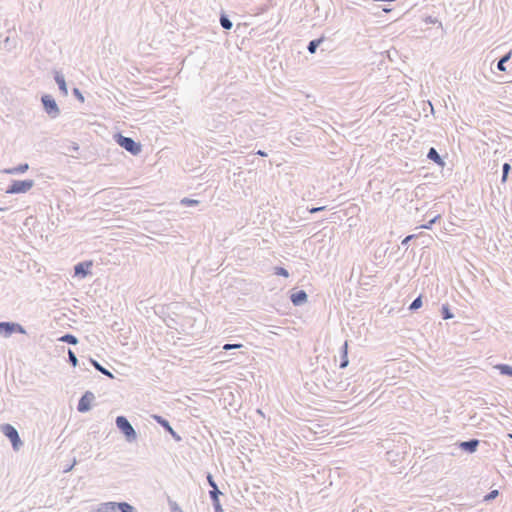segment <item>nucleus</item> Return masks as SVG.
I'll list each match as a JSON object with an SVG mask.
<instances>
[{
    "label": "nucleus",
    "instance_id": "obj_7",
    "mask_svg": "<svg viewBox=\"0 0 512 512\" xmlns=\"http://www.w3.org/2000/svg\"><path fill=\"white\" fill-rule=\"evenodd\" d=\"M93 262L91 260L82 261L74 265V276L79 278H85L91 274V267Z\"/></svg>",
    "mask_w": 512,
    "mask_h": 512
},
{
    "label": "nucleus",
    "instance_id": "obj_32",
    "mask_svg": "<svg viewBox=\"0 0 512 512\" xmlns=\"http://www.w3.org/2000/svg\"><path fill=\"white\" fill-rule=\"evenodd\" d=\"M27 169H28V165L25 164L24 166H20L19 168L9 169V170H7V172L8 173L23 172V171H26Z\"/></svg>",
    "mask_w": 512,
    "mask_h": 512
},
{
    "label": "nucleus",
    "instance_id": "obj_35",
    "mask_svg": "<svg viewBox=\"0 0 512 512\" xmlns=\"http://www.w3.org/2000/svg\"><path fill=\"white\" fill-rule=\"evenodd\" d=\"M183 203L187 204V205H191V204H196L197 201L196 200H188V199H185L183 200Z\"/></svg>",
    "mask_w": 512,
    "mask_h": 512
},
{
    "label": "nucleus",
    "instance_id": "obj_13",
    "mask_svg": "<svg viewBox=\"0 0 512 512\" xmlns=\"http://www.w3.org/2000/svg\"><path fill=\"white\" fill-rule=\"evenodd\" d=\"M349 359H348V342L345 341L344 344L340 348V364L339 367L341 369H344L348 366Z\"/></svg>",
    "mask_w": 512,
    "mask_h": 512
},
{
    "label": "nucleus",
    "instance_id": "obj_4",
    "mask_svg": "<svg viewBox=\"0 0 512 512\" xmlns=\"http://www.w3.org/2000/svg\"><path fill=\"white\" fill-rule=\"evenodd\" d=\"M117 143L124 148L125 150L129 151L133 155H137L141 152V145L136 143L132 138L124 137L122 135H119L117 137Z\"/></svg>",
    "mask_w": 512,
    "mask_h": 512
},
{
    "label": "nucleus",
    "instance_id": "obj_14",
    "mask_svg": "<svg viewBox=\"0 0 512 512\" xmlns=\"http://www.w3.org/2000/svg\"><path fill=\"white\" fill-rule=\"evenodd\" d=\"M89 361L97 371H99L100 373H102L103 375L107 376L110 379H114V375L108 369L103 367L98 361L92 358H90Z\"/></svg>",
    "mask_w": 512,
    "mask_h": 512
},
{
    "label": "nucleus",
    "instance_id": "obj_26",
    "mask_svg": "<svg viewBox=\"0 0 512 512\" xmlns=\"http://www.w3.org/2000/svg\"><path fill=\"white\" fill-rule=\"evenodd\" d=\"M322 42V39L313 40L309 43L308 50L310 53H315L316 48Z\"/></svg>",
    "mask_w": 512,
    "mask_h": 512
},
{
    "label": "nucleus",
    "instance_id": "obj_16",
    "mask_svg": "<svg viewBox=\"0 0 512 512\" xmlns=\"http://www.w3.org/2000/svg\"><path fill=\"white\" fill-rule=\"evenodd\" d=\"M116 510L120 512H137L136 508L128 502H116Z\"/></svg>",
    "mask_w": 512,
    "mask_h": 512
},
{
    "label": "nucleus",
    "instance_id": "obj_25",
    "mask_svg": "<svg viewBox=\"0 0 512 512\" xmlns=\"http://www.w3.org/2000/svg\"><path fill=\"white\" fill-rule=\"evenodd\" d=\"M168 504L170 506V510L171 512H183V510L181 509V507L177 504V502L171 500V499H168Z\"/></svg>",
    "mask_w": 512,
    "mask_h": 512
},
{
    "label": "nucleus",
    "instance_id": "obj_2",
    "mask_svg": "<svg viewBox=\"0 0 512 512\" xmlns=\"http://www.w3.org/2000/svg\"><path fill=\"white\" fill-rule=\"evenodd\" d=\"M0 431L9 439L14 451L18 452L23 447L24 443L21 440L17 429L13 425L9 423L1 424Z\"/></svg>",
    "mask_w": 512,
    "mask_h": 512
},
{
    "label": "nucleus",
    "instance_id": "obj_5",
    "mask_svg": "<svg viewBox=\"0 0 512 512\" xmlns=\"http://www.w3.org/2000/svg\"><path fill=\"white\" fill-rule=\"evenodd\" d=\"M95 400V395L91 391H86L78 401L77 410L80 413L88 412L91 409L92 402Z\"/></svg>",
    "mask_w": 512,
    "mask_h": 512
},
{
    "label": "nucleus",
    "instance_id": "obj_6",
    "mask_svg": "<svg viewBox=\"0 0 512 512\" xmlns=\"http://www.w3.org/2000/svg\"><path fill=\"white\" fill-rule=\"evenodd\" d=\"M153 419L168 433L172 436V438L179 442L182 440L181 436L173 429V427L170 425L169 421L160 416V415H153Z\"/></svg>",
    "mask_w": 512,
    "mask_h": 512
},
{
    "label": "nucleus",
    "instance_id": "obj_19",
    "mask_svg": "<svg viewBox=\"0 0 512 512\" xmlns=\"http://www.w3.org/2000/svg\"><path fill=\"white\" fill-rule=\"evenodd\" d=\"M427 156H428L429 159L433 160L438 165L444 166V161L441 159V157L439 156L438 152L434 148H431L429 150Z\"/></svg>",
    "mask_w": 512,
    "mask_h": 512
},
{
    "label": "nucleus",
    "instance_id": "obj_18",
    "mask_svg": "<svg viewBox=\"0 0 512 512\" xmlns=\"http://www.w3.org/2000/svg\"><path fill=\"white\" fill-rule=\"evenodd\" d=\"M495 368L501 375L512 377V366L508 364H497Z\"/></svg>",
    "mask_w": 512,
    "mask_h": 512
},
{
    "label": "nucleus",
    "instance_id": "obj_21",
    "mask_svg": "<svg viewBox=\"0 0 512 512\" xmlns=\"http://www.w3.org/2000/svg\"><path fill=\"white\" fill-rule=\"evenodd\" d=\"M441 316L444 320L452 319L454 317V314L451 312L448 304L442 305Z\"/></svg>",
    "mask_w": 512,
    "mask_h": 512
},
{
    "label": "nucleus",
    "instance_id": "obj_34",
    "mask_svg": "<svg viewBox=\"0 0 512 512\" xmlns=\"http://www.w3.org/2000/svg\"><path fill=\"white\" fill-rule=\"evenodd\" d=\"M415 237H416V235H415V234L408 235V236H406V237L402 240L401 244H402V245H407V244H408V243H410V241H411L412 239H414Z\"/></svg>",
    "mask_w": 512,
    "mask_h": 512
},
{
    "label": "nucleus",
    "instance_id": "obj_31",
    "mask_svg": "<svg viewBox=\"0 0 512 512\" xmlns=\"http://www.w3.org/2000/svg\"><path fill=\"white\" fill-rule=\"evenodd\" d=\"M242 346H243L242 344H225L223 346V350L229 351V350H232V349L241 348Z\"/></svg>",
    "mask_w": 512,
    "mask_h": 512
},
{
    "label": "nucleus",
    "instance_id": "obj_3",
    "mask_svg": "<svg viewBox=\"0 0 512 512\" xmlns=\"http://www.w3.org/2000/svg\"><path fill=\"white\" fill-rule=\"evenodd\" d=\"M14 333L25 334L26 331L22 325L16 322H0V336L10 337Z\"/></svg>",
    "mask_w": 512,
    "mask_h": 512
},
{
    "label": "nucleus",
    "instance_id": "obj_9",
    "mask_svg": "<svg viewBox=\"0 0 512 512\" xmlns=\"http://www.w3.org/2000/svg\"><path fill=\"white\" fill-rule=\"evenodd\" d=\"M480 444V440L476 439V438H472V439H469L467 441H460V442H457V446L469 453V454H472V453H475L478 449V446Z\"/></svg>",
    "mask_w": 512,
    "mask_h": 512
},
{
    "label": "nucleus",
    "instance_id": "obj_36",
    "mask_svg": "<svg viewBox=\"0 0 512 512\" xmlns=\"http://www.w3.org/2000/svg\"><path fill=\"white\" fill-rule=\"evenodd\" d=\"M433 226H428V225H425V226H418V228H424V229H432Z\"/></svg>",
    "mask_w": 512,
    "mask_h": 512
},
{
    "label": "nucleus",
    "instance_id": "obj_8",
    "mask_svg": "<svg viewBox=\"0 0 512 512\" xmlns=\"http://www.w3.org/2000/svg\"><path fill=\"white\" fill-rule=\"evenodd\" d=\"M42 103L45 111L51 116L56 117L59 114V108L55 102V100L50 95H45L42 97Z\"/></svg>",
    "mask_w": 512,
    "mask_h": 512
},
{
    "label": "nucleus",
    "instance_id": "obj_24",
    "mask_svg": "<svg viewBox=\"0 0 512 512\" xmlns=\"http://www.w3.org/2000/svg\"><path fill=\"white\" fill-rule=\"evenodd\" d=\"M274 274L277 276L289 277V272L284 267L277 266L274 268Z\"/></svg>",
    "mask_w": 512,
    "mask_h": 512
},
{
    "label": "nucleus",
    "instance_id": "obj_11",
    "mask_svg": "<svg viewBox=\"0 0 512 512\" xmlns=\"http://www.w3.org/2000/svg\"><path fill=\"white\" fill-rule=\"evenodd\" d=\"M221 494L222 493L218 487H214V489H211L209 491V496L212 501V505H213L215 512H224V510L220 504V500H219V495H221Z\"/></svg>",
    "mask_w": 512,
    "mask_h": 512
},
{
    "label": "nucleus",
    "instance_id": "obj_10",
    "mask_svg": "<svg viewBox=\"0 0 512 512\" xmlns=\"http://www.w3.org/2000/svg\"><path fill=\"white\" fill-rule=\"evenodd\" d=\"M308 300V295L304 290H297L290 295V301L294 306H301Z\"/></svg>",
    "mask_w": 512,
    "mask_h": 512
},
{
    "label": "nucleus",
    "instance_id": "obj_27",
    "mask_svg": "<svg viewBox=\"0 0 512 512\" xmlns=\"http://www.w3.org/2000/svg\"><path fill=\"white\" fill-rule=\"evenodd\" d=\"M509 58H510V54H507L506 56H504V57L499 61V63H498V66H497V67H498V69H499L500 71H505V70H506V68H505V66H504V63H505L506 61H508V59H509Z\"/></svg>",
    "mask_w": 512,
    "mask_h": 512
},
{
    "label": "nucleus",
    "instance_id": "obj_15",
    "mask_svg": "<svg viewBox=\"0 0 512 512\" xmlns=\"http://www.w3.org/2000/svg\"><path fill=\"white\" fill-rule=\"evenodd\" d=\"M116 502H104L101 503L97 509V512H115Z\"/></svg>",
    "mask_w": 512,
    "mask_h": 512
},
{
    "label": "nucleus",
    "instance_id": "obj_39",
    "mask_svg": "<svg viewBox=\"0 0 512 512\" xmlns=\"http://www.w3.org/2000/svg\"><path fill=\"white\" fill-rule=\"evenodd\" d=\"M507 436L508 438L512 439V433H509Z\"/></svg>",
    "mask_w": 512,
    "mask_h": 512
},
{
    "label": "nucleus",
    "instance_id": "obj_37",
    "mask_svg": "<svg viewBox=\"0 0 512 512\" xmlns=\"http://www.w3.org/2000/svg\"><path fill=\"white\" fill-rule=\"evenodd\" d=\"M257 154L261 155V156H265L266 154L262 151H258Z\"/></svg>",
    "mask_w": 512,
    "mask_h": 512
},
{
    "label": "nucleus",
    "instance_id": "obj_30",
    "mask_svg": "<svg viewBox=\"0 0 512 512\" xmlns=\"http://www.w3.org/2000/svg\"><path fill=\"white\" fill-rule=\"evenodd\" d=\"M498 494H499L498 490H492V491H490V492H489V493L484 497V499H485L486 501L492 500V499L496 498V497L498 496Z\"/></svg>",
    "mask_w": 512,
    "mask_h": 512
},
{
    "label": "nucleus",
    "instance_id": "obj_1",
    "mask_svg": "<svg viewBox=\"0 0 512 512\" xmlns=\"http://www.w3.org/2000/svg\"><path fill=\"white\" fill-rule=\"evenodd\" d=\"M115 424L117 429L124 435L127 442L133 443L137 440V432L125 416H117Z\"/></svg>",
    "mask_w": 512,
    "mask_h": 512
},
{
    "label": "nucleus",
    "instance_id": "obj_40",
    "mask_svg": "<svg viewBox=\"0 0 512 512\" xmlns=\"http://www.w3.org/2000/svg\"><path fill=\"white\" fill-rule=\"evenodd\" d=\"M321 208H317V209H312L311 212H315L317 210H320Z\"/></svg>",
    "mask_w": 512,
    "mask_h": 512
},
{
    "label": "nucleus",
    "instance_id": "obj_33",
    "mask_svg": "<svg viewBox=\"0 0 512 512\" xmlns=\"http://www.w3.org/2000/svg\"><path fill=\"white\" fill-rule=\"evenodd\" d=\"M509 170H510V165L508 163H505L503 165V177H502L503 182L506 181Z\"/></svg>",
    "mask_w": 512,
    "mask_h": 512
},
{
    "label": "nucleus",
    "instance_id": "obj_22",
    "mask_svg": "<svg viewBox=\"0 0 512 512\" xmlns=\"http://www.w3.org/2000/svg\"><path fill=\"white\" fill-rule=\"evenodd\" d=\"M56 82L59 85V88L62 91V93L64 95H67L68 91H67L66 82L64 80V77L61 76V75H57L56 76Z\"/></svg>",
    "mask_w": 512,
    "mask_h": 512
},
{
    "label": "nucleus",
    "instance_id": "obj_23",
    "mask_svg": "<svg viewBox=\"0 0 512 512\" xmlns=\"http://www.w3.org/2000/svg\"><path fill=\"white\" fill-rule=\"evenodd\" d=\"M68 361L73 367L78 365L76 354L71 349H68Z\"/></svg>",
    "mask_w": 512,
    "mask_h": 512
},
{
    "label": "nucleus",
    "instance_id": "obj_28",
    "mask_svg": "<svg viewBox=\"0 0 512 512\" xmlns=\"http://www.w3.org/2000/svg\"><path fill=\"white\" fill-rule=\"evenodd\" d=\"M206 479H207V482L209 484V486L214 489V487H218L214 478H213V475L211 473H207V476H206Z\"/></svg>",
    "mask_w": 512,
    "mask_h": 512
},
{
    "label": "nucleus",
    "instance_id": "obj_17",
    "mask_svg": "<svg viewBox=\"0 0 512 512\" xmlns=\"http://www.w3.org/2000/svg\"><path fill=\"white\" fill-rule=\"evenodd\" d=\"M58 340L61 342L70 344V345H76L79 342L78 338L75 335L70 334V333L64 334Z\"/></svg>",
    "mask_w": 512,
    "mask_h": 512
},
{
    "label": "nucleus",
    "instance_id": "obj_29",
    "mask_svg": "<svg viewBox=\"0 0 512 512\" xmlns=\"http://www.w3.org/2000/svg\"><path fill=\"white\" fill-rule=\"evenodd\" d=\"M220 22H221L222 27L225 29H230L232 27V23L226 17H222Z\"/></svg>",
    "mask_w": 512,
    "mask_h": 512
},
{
    "label": "nucleus",
    "instance_id": "obj_38",
    "mask_svg": "<svg viewBox=\"0 0 512 512\" xmlns=\"http://www.w3.org/2000/svg\"><path fill=\"white\" fill-rule=\"evenodd\" d=\"M383 11H384V12H386V13H388V12H390V11H391V9H389V8H384V9H383Z\"/></svg>",
    "mask_w": 512,
    "mask_h": 512
},
{
    "label": "nucleus",
    "instance_id": "obj_12",
    "mask_svg": "<svg viewBox=\"0 0 512 512\" xmlns=\"http://www.w3.org/2000/svg\"><path fill=\"white\" fill-rule=\"evenodd\" d=\"M31 183L26 181H18L11 185L10 188L7 189V193H21L26 192L30 189Z\"/></svg>",
    "mask_w": 512,
    "mask_h": 512
},
{
    "label": "nucleus",
    "instance_id": "obj_20",
    "mask_svg": "<svg viewBox=\"0 0 512 512\" xmlns=\"http://www.w3.org/2000/svg\"><path fill=\"white\" fill-rule=\"evenodd\" d=\"M423 305L422 301V295H419L417 298H415L412 303L409 305L408 309L412 312L418 310Z\"/></svg>",
    "mask_w": 512,
    "mask_h": 512
}]
</instances>
